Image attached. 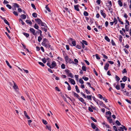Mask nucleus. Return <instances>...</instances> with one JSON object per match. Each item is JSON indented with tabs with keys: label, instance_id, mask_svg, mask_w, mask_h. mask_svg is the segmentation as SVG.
Wrapping results in <instances>:
<instances>
[{
	"label": "nucleus",
	"instance_id": "nucleus-5",
	"mask_svg": "<svg viewBox=\"0 0 131 131\" xmlns=\"http://www.w3.org/2000/svg\"><path fill=\"white\" fill-rule=\"evenodd\" d=\"M57 66V64L55 61H53L51 64V67L50 68L53 69L55 67Z\"/></svg>",
	"mask_w": 131,
	"mask_h": 131
},
{
	"label": "nucleus",
	"instance_id": "nucleus-39",
	"mask_svg": "<svg viewBox=\"0 0 131 131\" xmlns=\"http://www.w3.org/2000/svg\"><path fill=\"white\" fill-rule=\"evenodd\" d=\"M82 79H84L85 81H87L89 80V78L88 77L83 76L82 77Z\"/></svg>",
	"mask_w": 131,
	"mask_h": 131
},
{
	"label": "nucleus",
	"instance_id": "nucleus-32",
	"mask_svg": "<svg viewBox=\"0 0 131 131\" xmlns=\"http://www.w3.org/2000/svg\"><path fill=\"white\" fill-rule=\"evenodd\" d=\"M26 16L24 14L21 15V17L23 19H26Z\"/></svg>",
	"mask_w": 131,
	"mask_h": 131
},
{
	"label": "nucleus",
	"instance_id": "nucleus-20",
	"mask_svg": "<svg viewBox=\"0 0 131 131\" xmlns=\"http://www.w3.org/2000/svg\"><path fill=\"white\" fill-rule=\"evenodd\" d=\"M118 3L120 7H122L123 6V3L121 2V0H119L118 1Z\"/></svg>",
	"mask_w": 131,
	"mask_h": 131
},
{
	"label": "nucleus",
	"instance_id": "nucleus-22",
	"mask_svg": "<svg viewBox=\"0 0 131 131\" xmlns=\"http://www.w3.org/2000/svg\"><path fill=\"white\" fill-rule=\"evenodd\" d=\"M125 84L123 83H121V88L122 89H123L125 87Z\"/></svg>",
	"mask_w": 131,
	"mask_h": 131
},
{
	"label": "nucleus",
	"instance_id": "nucleus-52",
	"mask_svg": "<svg viewBox=\"0 0 131 131\" xmlns=\"http://www.w3.org/2000/svg\"><path fill=\"white\" fill-rule=\"evenodd\" d=\"M111 43L112 45L113 46H115L116 45L115 44L114 42V41L113 40H111Z\"/></svg>",
	"mask_w": 131,
	"mask_h": 131
},
{
	"label": "nucleus",
	"instance_id": "nucleus-61",
	"mask_svg": "<svg viewBox=\"0 0 131 131\" xmlns=\"http://www.w3.org/2000/svg\"><path fill=\"white\" fill-rule=\"evenodd\" d=\"M88 110L90 112H93V111L92 108L90 107H89Z\"/></svg>",
	"mask_w": 131,
	"mask_h": 131
},
{
	"label": "nucleus",
	"instance_id": "nucleus-24",
	"mask_svg": "<svg viewBox=\"0 0 131 131\" xmlns=\"http://www.w3.org/2000/svg\"><path fill=\"white\" fill-rule=\"evenodd\" d=\"M70 58H69L68 56H67L65 57L64 59L67 62H68V61L69 60Z\"/></svg>",
	"mask_w": 131,
	"mask_h": 131
},
{
	"label": "nucleus",
	"instance_id": "nucleus-16",
	"mask_svg": "<svg viewBox=\"0 0 131 131\" xmlns=\"http://www.w3.org/2000/svg\"><path fill=\"white\" fill-rule=\"evenodd\" d=\"M115 79L117 82H118L120 80L119 78L117 75H115Z\"/></svg>",
	"mask_w": 131,
	"mask_h": 131
},
{
	"label": "nucleus",
	"instance_id": "nucleus-50",
	"mask_svg": "<svg viewBox=\"0 0 131 131\" xmlns=\"http://www.w3.org/2000/svg\"><path fill=\"white\" fill-rule=\"evenodd\" d=\"M42 40V38L41 37V36H39L38 37V40L39 42H40Z\"/></svg>",
	"mask_w": 131,
	"mask_h": 131
},
{
	"label": "nucleus",
	"instance_id": "nucleus-48",
	"mask_svg": "<svg viewBox=\"0 0 131 131\" xmlns=\"http://www.w3.org/2000/svg\"><path fill=\"white\" fill-rule=\"evenodd\" d=\"M74 61L75 62L74 64H77L78 62V60L76 59H74Z\"/></svg>",
	"mask_w": 131,
	"mask_h": 131
},
{
	"label": "nucleus",
	"instance_id": "nucleus-31",
	"mask_svg": "<svg viewBox=\"0 0 131 131\" xmlns=\"http://www.w3.org/2000/svg\"><path fill=\"white\" fill-rule=\"evenodd\" d=\"M117 20H118V21H119V22L121 24H122V25L124 24L123 22L121 21L119 17H117Z\"/></svg>",
	"mask_w": 131,
	"mask_h": 131
},
{
	"label": "nucleus",
	"instance_id": "nucleus-57",
	"mask_svg": "<svg viewBox=\"0 0 131 131\" xmlns=\"http://www.w3.org/2000/svg\"><path fill=\"white\" fill-rule=\"evenodd\" d=\"M31 6L35 10L36 9V7L35 6V5L33 4H31Z\"/></svg>",
	"mask_w": 131,
	"mask_h": 131
},
{
	"label": "nucleus",
	"instance_id": "nucleus-15",
	"mask_svg": "<svg viewBox=\"0 0 131 131\" xmlns=\"http://www.w3.org/2000/svg\"><path fill=\"white\" fill-rule=\"evenodd\" d=\"M74 8L77 11H79L80 10L79 8V5H74Z\"/></svg>",
	"mask_w": 131,
	"mask_h": 131
},
{
	"label": "nucleus",
	"instance_id": "nucleus-42",
	"mask_svg": "<svg viewBox=\"0 0 131 131\" xmlns=\"http://www.w3.org/2000/svg\"><path fill=\"white\" fill-rule=\"evenodd\" d=\"M115 88L117 90H119L120 89V86L119 85H117L115 87Z\"/></svg>",
	"mask_w": 131,
	"mask_h": 131
},
{
	"label": "nucleus",
	"instance_id": "nucleus-29",
	"mask_svg": "<svg viewBox=\"0 0 131 131\" xmlns=\"http://www.w3.org/2000/svg\"><path fill=\"white\" fill-rule=\"evenodd\" d=\"M14 6L15 7L18 8L19 7V5L16 3H14L13 4Z\"/></svg>",
	"mask_w": 131,
	"mask_h": 131
},
{
	"label": "nucleus",
	"instance_id": "nucleus-41",
	"mask_svg": "<svg viewBox=\"0 0 131 131\" xmlns=\"http://www.w3.org/2000/svg\"><path fill=\"white\" fill-rule=\"evenodd\" d=\"M4 21L5 23L7 25H8L9 26V23L6 19H4Z\"/></svg>",
	"mask_w": 131,
	"mask_h": 131
},
{
	"label": "nucleus",
	"instance_id": "nucleus-49",
	"mask_svg": "<svg viewBox=\"0 0 131 131\" xmlns=\"http://www.w3.org/2000/svg\"><path fill=\"white\" fill-rule=\"evenodd\" d=\"M82 70L84 71H86V67L85 66H83L82 67Z\"/></svg>",
	"mask_w": 131,
	"mask_h": 131
},
{
	"label": "nucleus",
	"instance_id": "nucleus-11",
	"mask_svg": "<svg viewBox=\"0 0 131 131\" xmlns=\"http://www.w3.org/2000/svg\"><path fill=\"white\" fill-rule=\"evenodd\" d=\"M79 101H81L84 104V105L86 106V104L83 99H79Z\"/></svg>",
	"mask_w": 131,
	"mask_h": 131
},
{
	"label": "nucleus",
	"instance_id": "nucleus-21",
	"mask_svg": "<svg viewBox=\"0 0 131 131\" xmlns=\"http://www.w3.org/2000/svg\"><path fill=\"white\" fill-rule=\"evenodd\" d=\"M113 23H114V24L115 25L116 24H117V20L116 19V18L114 17V21H113Z\"/></svg>",
	"mask_w": 131,
	"mask_h": 131
},
{
	"label": "nucleus",
	"instance_id": "nucleus-55",
	"mask_svg": "<svg viewBox=\"0 0 131 131\" xmlns=\"http://www.w3.org/2000/svg\"><path fill=\"white\" fill-rule=\"evenodd\" d=\"M95 56L96 57V58L98 59V60H100V57L99 56V55L96 54L95 55Z\"/></svg>",
	"mask_w": 131,
	"mask_h": 131
},
{
	"label": "nucleus",
	"instance_id": "nucleus-30",
	"mask_svg": "<svg viewBox=\"0 0 131 131\" xmlns=\"http://www.w3.org/2000/svg\"><path fill=\"white\" fill-rule=\"evenodd\" d=\"M108 10L110 12L112 13L113 12L112 9V8L111 7V6H108Z\"/></svg>",
	"mask_w": 131,
	"mask_h": 131
},
{
	"label": "nucleus",
	"instance_id": "nucleus-27",
	"mask_svg": "<svg viewBox=\"0 0 131 131\" xmlns=\"http://www.w3.org/2000/svg\"><path fill=\"white\" fill-rule=\"evenodd\" d=\"M23 34L27 38L28 37L29 35V34L25 32H23Z\"/></svg>",
	"mask_w": 131,
	"mask_h": 131
},
{
	"label": "nucleus",
	"instance_id": "nucleus-2",
	"mask_svg": "<svg viewBox=\"0 0 131 131\" xmlns=\"http://www.w3.org/2000/svg\"><path fill=\"white\" fill-rule=\"evenodd\" d=\"M68 41L69 43L72 42L73 46H75L76 45V41L74 40H73V39L71 38H69L68 40Z\"/></svg>",
	"mask_w": 131,
	"mask_h": 131
},
{
	"label": "nucleus",
	"instance_id": "nucleus-62",
	"mask_svg": "<svg viewBox=\"0 0 131 131\" xmlns=\"http://www.w3.org/2000/svg\"><path fill=\"white\" fill-rule=\"evenodd\" d=\"M42 122L45 125H46L47 123V121L44 119L42 120Z\"/></svg>",
	"mask_w": 131,
	"mask_h": 131
},
{
	"label": "nucleus",
	"instance_id": "nucleus-44",
	"mask_svg": "<svg viewBox=\"0 0 131 131\" xmlns=\"http://www.w3.org/2000/svg\"><path fill=\"white\" fill-rule=\"evenodd\" d=\"M61 68L62 69H64L65 68V66L64 63L62 64L61 66Z\"/></svg>",
	"mask_w": 131,
	"mask_h": 131
},
{
	"label": "nucleus",
	"instance_id": "nucleus-23",
	"mask_svg": "<svg viewBox=\"0 0 131 131\" xmlns=\"http://www.w3.org/2000/svg\"><path fill=\"white\" fill-rule=\"evenodd\" d=\"M34 27L36 29L38 30V28H39V27L38 25L36 24H35L34 25Z\"/></svg>",
	"mask_w": 131,
	"mask_h": 131
},
{
	"label": "nucleus",
	"instance_id": "nucleus-47",
	"mask_svg": "<svg viewBox=\"0 0 131 131\" xmlns=\"http://www.w3.org/2000/svg\"><path fill=\"white\" fill-rule=\"evenodd\" d=\"M79 81L80 83L81 84H83L84 83V82L83 80H82V79L81 78L80 79Z\"/></svg>",
	"mask_w": 131,
	"mask_h": 131
},
{
	"label": "nucleus",
	"instance_id": "nucleus-45",
	"mask_svg": "<svg viewBox=\"0 0 131 131\" xmlns=\"http://www.w3.org/2000/svg\"><path fill=\"white\" fill-rule=\"evenodd\" d=\"M116 124L118 125L119 126L121 125V124L117 120L115 122Z\"/></svg>",
	"mask_w": 131,
	"mask_h": 131
},
{
	"label": "nucleus",
	"instance_id": "nucleus-12",
	"mask_svg": "<svg viewBox=\"0 0 131 131\" xmlns=\"http://www.w3.org/2000/svg\"><path fill=\"white\" fill-rule=\"evenodd\" d=\"M46 128L48 129L50 131H51V126L50 125H46Z\"/></svg>",
	"mask_w": 131,
	"mask_h": 131
},
{
	"label": "nucleus",
	"instance_id": "nucleus-38",
	"mask_svg": "<svg viewBox=\"0 0 131 131\" xmlns=\"http://www.w3.org/2000/svg\"><path fill=\"white\" fill-rule=\"evenodd\" d=\"M118 130L119 131H124V128L122 127H119Z\"/></svg>",
	"mask_w": 131,
	"mask_h": 131
},
{
	"label": "nucleus",
	"instance_id": "nucleus-3",
	"mask_svg": "<svg viewBox=\"0 0 131 131\" xmlns=\"http://www.w3.org/2000/svg\"><path fill=\"white\" fill-rule=\"evenodd\" d=\"M13 82L14 83V85L13 86L14 89L15 90V91L17 92L18 90V86L14 82V81H13Z\"/></svg>",
	"mask_w": 131,
	"mask_h": 131
},
{
	"label": "nucleus",
	"instance_id": "nucleus-60",
	"mask_svg": "<svg viewBox=\"0 0 131 131\" xmlns=\"http://www.w3.org/2000/svg\"><path fill=\"white\" fill-rule=\"evenodd\" d=\"M47 42L43 41L41 43V45L43 46H44L46 44Z\"/></svg>",
	"mask_w": 131,
	"mask_h": 131
},
{
	"label": "nucleus",
	"instance_id": "nucleus-64",
	"mask_svg": "<svg viewBox=\"0 0 131 131\" xmlns=\"http://www.w3.org/2000/svg\"><path fill=\"white\" fill-rule=\"evenodd\" d=\"M85 92L88 94H90V92L87 89L85 90Z\"/></svg>",
	"mask_w": 131,
	"mask_h": 131
},
{
	"label": "nucleus",
	"instance_id": "nucleus-8",
	"mask_svg": "<svg viewBox=\"0 0 131 131\" xmlns=\"http://www.w3.org/2000/svg\"><path fill=\"white\" fill-rule=\"evenodd\" d=\"M44 26H44V27H41V29L42 30H44V31L45 32H47V28L48 27L47 26L46 24H45V25H44Z\"/></svg>",
	"mask_w": 131,
	"mask_h": 131
},
{
	"label": "nucleus",
	"instance_id": "nucleus-17",
	"mask_svg": "<svg viewBox=\"0 0 131 131\" xmlns=\"http://www.w3.org/2000/svg\"><path fill=\"white\" fill-rule=\"evenodd\" d=\"M122 81L124 82L126 81L127 80V77L125 76H124L122 78Z\"/></svg>",
	"mask_w": 131,
	"mask_h": 131
},
{
	"label": "nucleus",
	"instance_id": "nucleus-18",
	"mask_svg": "<svg viewBox=\"0 0 131 131\" xmlns=\"http://www.w3.org/2000/svg\"><path fill=\"white\" fill-rule=\"evenodd\" d=\"M91 125L92 127L94 129H95L97 127L94 123H91Z\"/></svg>",
	"mask_w": 131,
	"mask_h": 131
},
{
	"label": "nucleus",
	"instance_id": "nucleus-58",
	"mask_svg": "<svg viewBox=\"0 0 131 131\" xmlns=\"http://www.w3.org/2000/svg\"><path fill=\"white\" fill-rule=\"evenodd\" d=\"M127 71L126 70V69L125 68L122 71V73L123 74L125 73H126Z\"/></svg>",
	"mask_w": 131,
	"mask_h": 131
},
{
	"label": "nucleus",
	"instance_id": "nucleus-54",
	"mask_svg": "<svg viewBox=\"0 0 131 131\" xmlns=\"http://www.w3.org/2000/svg\"><path fill=\"white\" fill-rule=\"evenodd\" d=\"M91 119L93 121H94L95 122H97V121L96 119H95L93 117H91Z\"/></svg>",
	"mask_w": 131,
	"mask_h": 131
},
{
	"label": "nucleus",
	"instance_id": "nucleus-26",
	"mask_svg": "<svg viewBox=\"0 0 131 131\" xmlns=\"http://www.w3.org/2000/svg\"><path fill=\"white\" fill-rule=\"evenodd\" d=\"M105 39L108 42H109L110 41V40L108 37L107 36H106L105 37Z\"/></svg>",
	"mask_w": 131,
	"mask_h": 131
},
{
	"label": "nucleus",
	"instance_id": "nucleus-7",
	"mask_svg": "<svg viewBox=\"0 0 131 131\" xmlns=\"http://www.w3.org/2000/svg\"><path fill=\"white\" fill-rule=\"evenodd\" d=\"M69 81H70L71 83L72 84L74 85L75 84V82L74 79H72L70 78H69Z\"/></svg>",
	"mask_w": 131,
	"mask_h": 131
},
{
	"label": "nucleus",
	"instance_id": "nucleus-14",
	"mask_svg": "<svg viewBox=\"0 0 131 131\" xmlns=\"http://www.w3.org/2000/svg\"><path fill=\"white\" fill-rule=\"evenodd\" d=\"M24 113L25 116L26 117V118L28 119H29L30 118L29 116L28 115L26 112L25 111H24Z\"/></svg>",
	"mask_w": 131,
	"mask_h": 131
},
{
	"label": "nucleus",
	"instance_id": "nucleus-1",
	"mask_svg": "<svg viewBox=\"0 0 131 131\" xmlns=\"http://www.w3.org/2000/svg\"><path fill=\"white\" fill-rule=\"evenodd\" d=\"M35 20L37 22V23L39 25H40L41 26H44V25H45V23L41 20L37 18V19H35Z\"/></svg>",
	"mask_w": 131,
	"mask_h": 131
},
{
	"label": "nucleus",
	"instance_id": "nucleus-19",
	"mask_svg": "<svg viewBox=\"0 0 131 131\" xmlns=\"http://www.w3.org/2000/svg\"><path fill=\"white\" fill-rule=\"evenodd\" d=\"M107 118V120L108 122H109V123H112V119L111 118V117H108Z\"/></svg>",
	"mask_w": 131,
	"mask_h": 131
},
{
	"label": "nucleus",
	"instance_id": "nucleus-63",
	"mask_svg": "<svg viewBox=\"0 0 131 131\" xmlns=\"http://www.w3.org/2000/svg\"><path fill=\"white\" fill-rule=\"evenodd\" d=\"M41 60H42V61L44 63H45L46 62V61L45 58H43V59H42Z\"/></svg>",
	"mask_w": 131,
	"mask_h": 131
},
{
	"label": "nucleus",
	"instance_id": "nucleus-53",
	"mask_svg": "<svg viewBox=\"0 0 131 131\" xmlns=\"http://www.w3.org/2000/svg\"><path fill=\"white\" fill-rule=\"evenodd\" d=\"M82 43H83L84 44L86 45H88V43H87V42L86 41L83 40L82 41Z\"/></svg>",
	"mask_w": 131,
	"mask_h": 131
},
{
	"label": "nucleus",
	"instance_id": "nucleus-46",
	"mask_svg": "<svg viewBox=\"0 0 131 131\" xmlns=\"http://www.w3.org/2000/svg\"><path fill=\"white\" fill-rule=\"evenodd\" d=\"M125 100L126 101H127L128 103L130 104H131V100H129L128 99H126Z\"/></svg>",
	"mask_w": 131,
	"mask_h": 131
},
{
	"label": "nucleus",
	"instance_id": "nucleus-43",
	"mask_svg": "<svg viewBox=\"0 0 131 131\" xmlns=\"http://www.w3.org/2000/svg\"><path fill=\"white\" fill-rule=\"evenodd\" d=\"M37 14L35 13H33L32 14V16L33 17L35 18H36L37 17Z\"/></svg>",
	"mask_w": 131,
	"mask_h": 131
},
{
	"label": "nucleus",
	"instance_id": "nucleus-25",
	"mask_svg": "<svg viewBox=\"0 0 131 131\" xmlns=\"http://www.w3.org/2000/svg\"><path fill=\"white\" fill-rule=\"evenodd\" d=\"M67 62H69L70 63H74V62L70 58L69 60Z\"/></svg>",
	"mask_w": 131,
	"mask_h": 131
},
{
	"label": "nucleus",
	"instance_id": "nucleus-13",
	"mask_svg": "<svg viewBox=\"0 0 131 131\" xmlns=\"http://www.w3.org/2000/svg\"><path fill=\"white\" fill-rule=\"evenodd\" d=\"M50 44V43H47L44 46L45 47L47 48H49L51 47V45Z\"/></svg>",
	"mask_w": 131,
	"mask_h": 131
},
{
	"label": "nucleus",
	"instance_id": "nucleus-51",
	"mask_svg": "<svg viewBox=\"0 0 131 131\" xmlns=\"http://www.w3.org/2000/svg\"><path fill=\"white\" fill-rule=\"evenodd\" d=\"M76 47L79 49H80L81 48V47L79 45H77L76 46Z\"/></svg>",
	"mask_w": 131,
	"mask_h": 131
},
{
	"label": "nucleus",
	"instance_id": "nucleus-34",
	"mask_svg": "<svg viewBox=\"0 0 131 131\" xmlns=\"http://www.w3.org/2000/svg\"><path fill=\"white\" fill-rule=\"evenodd\" d=\"M83 14L85 16H88L89 15V13L86 11H84V12Z\"/></svg>",
	"mask_w": 131,
	"mask_h": 131
},
{
	"label": "nucleus",
	"instance_id": "nucleus-28",
	"mask_svg": "<svg viewBox=\"0 0 131 131\" xmlns=\"http://www.w3.org/2000/svg\"><path fill=\"white\" fill-rule=\"evenodd\" d=\"M68 76L69 77H71L72 78L73 76V75L72 74V73L70 72L68 74Z\"/></svg>",
	"mask_w": 131,
	"mask_h": 131
},
{
	"label": "nucleus",
	"instance_id": "nucleus-4",
	"mask_svg": "<svg viewBox=\"0 0 131 131\" xmlns=\"http://www.w3.org/2000/svg\"><path fill=\"white\" fill-rule=\"evenodd\" d=\"M93 99L98 104L100 105H103V103L102 102L98 100L97 99Z\"/></svg>",
	"mask_w": 131,
	"mask_h": 131
},
{
	"label": "nucleus",
	"instance_id": "nucleus-36",
	"mask_svg": "<svg viewBox=\"0 0 131 131\" xmlns=\"http://www.w3.org/2000/svg\"><path fill=\"white\" fill-rule=\"evenodd\" d=\"M75 89L76 90V91L78 93H79L80 92V91L79 90V89L78 88V87L77 85H76L75 86Z\"/></svg>",
	"mask_w": 131,
	"mask_h": 131
},
{
	"label": "nucleus",
	"instance_id": "nucleus-33",
	"mask_svg": "<svg viewBox=\"0 0 131 131\" xmlns=\"http://www.w3.org/2000/svg\"><path fill=\"white\" fill-rule=\"evenodd\" d=\"M6 62L7 66L10 68H12V66L10 65L9 63L7 60L6 61Z\"/></svg>",
	"mask_w": 131,
	"mask_h": 131
},
{
	"label": "nucleus",
	"instance_id": "nucleus-9",
	"mask_svg": "<svg viewBox=\"0 0 131 131\" xmlns=\"http://www.w3.org/2000/svg\"><path fill=\"white\" fill-rule=\"evenodd\" d=\"M100 13L101 15L104 18H105L106 17V14L105 13L103 12V10H101L100 11Z\"/></svg>",
	"mask_w": 131,
	"mask_h": 131
},
{
	"label": "nucleus",
	"instance_id": "nucleus-40",
	"mask_svg": "<svg viewBox=\"0 0 131 131\" xmlns=\"http://www.w3.org/2000/svg\"><path fill=\"white\" fill-rule=\"evenodd\" d=\"M123 37L121 35H120L119 37V40L120 42H121L122 41V39Z\"/></svg>",
	"mask_w": 131,
	"mask_h": 131
},
{
	"label": "nucleus",
	"instance_id": "nucleus-10",
	"mask_svg": "<svg viewBox=\"0 0 131 131\" xmlns=\"http://www.w3.org/2000/svg\"><path fill=\"white\" fill-rule=\"evenodd\" d=\"M109 66V64L108 63H106L104 67V69L107 71L108 69V68Z\"/></svg>",
	"mask_w": 131,
	"mask_h": 131
},
{
	"label": "nucleus",
	"instance_id": "nucleus-59",
	"mask_svg": "<svg viewBox=\"0 0 131 131\" xmlns=\"http://www.w3.org/2000/svg\"><path fill=\"white\" fill-rule=\"evenodd\" d=\"M6 6L8 7L9 9H11L12 8L11 6L8 4H7L6 5Z\"/></svg>",
	"mask_w": 131,
	"mask_h": 131
},
{
	"label": "nucleus",
	"instance_id": "nucleus-35",
	"mask_svg": "<svg viewBox=\"0 0 131 131\" xmlns=\"http://www.w3.org/2000/svg\"><path fill=\"white\" fill-rule=\"evenodd\" d=\"M26 23H28L30 25H31L32 24V22L29 20H26Z\"/></svg>",
	"mask_w": 131,
	"mask_h": 131
},
{
	"label": "nucleus",
	"instance_id": "nucleus-6",
	"mask_svg": "<svg viewBox=\"0 0 131 131\" xmlns=\"http://www.w3.org/2000/svg\"><path fill=\"white\" fill-rule=\"evenodd\" d=\"M29 30L33 35L35 36L36 35V34L35 33V31L34 29L32 28H30L29 29Z\"/></svg>",
	"mask_w": 131,
	"mask_h": 131
},
{
	"label": "nucleus",
	"instance_id": "nucleus-37",
	"mask_svg": "<svg viewBox=\"0 0 131 131\" xmlns=\"http://www.w3.org/2000/svg\"><path fill=\"white\" fill-rule=\"evenodd\" d=\"M45 8L49 12H50L51 10L49 8V7L48 6V5H47L45 7Z\"/></svg>",
	"mask_w": 131,
	"mask_h": 131
},
{
	"label": "nucleus",
	"instance_id": "nucleus-56",
	"mask_svg": "<svg viewBox=\"0 0 131 131\" xmlns=\"http://www.w3.org/2000/svg\"><path fill=\"white\" fill-rule=\"evenodd\" d=\"M38 63L40 65H41L42 67H44L45 66V65L42 62H38Z\"/></svg>",
	"mask_w": 131,
	"mask_h": 131
}]
</instances>
